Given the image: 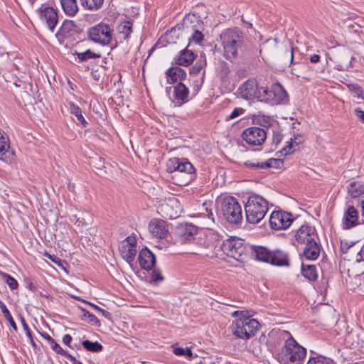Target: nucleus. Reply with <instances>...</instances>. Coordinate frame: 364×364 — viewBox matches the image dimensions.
<instances>
[{"label":"nucleus","instance_id":"4be33fe9","mask_svg":"<svg viewBox=\"0 0 364 364\" xmlns=\"http://www.w3.org/2000/svg\"><path fill=\"white\" fill-rule=\"evenodd\" d=\"M139 262L142 269L151 270L155 265L156 258L154 254L148 248L145 247L139 252Z\"/></svg>","mask_w":364,"mask_h":364},{"label":"nucleus","instance_id":"72a5a7b5","mask_svg":"<svg viewBox=\"0 0 364 364\" xmlns=\"http://www.w3.org/2000/svg\"><path fill=\"white\" fill-rule=\"evenodd\" d=\"M91 217L88 213H82L79 215H74L71 221L78 227L83 228L90 224Z\"/></svg>","mask_w":364,"mask_h":364},{"label":"nucleus","instance_id":"c85d7f7f","mask_svg":"<svg viewBox=\"0 0 364 364\" xmlns=\"http://www.w3.org/2000/svg\"><path fill=\"white\" fill-rule=\"evenodd\" d=\"M195 57L196 55L192 50L184 49L181 51L176 60V63L179 65L188 66L193 63Z\"/></svg>","mask_w":364,"mask_h":364},{"label":"nucleus","instance_id":"5fc2aeb1","mask_svg":"<svg viewBox=\"0 0 364 364\" xmlns=\"http://www.w3.org/2000/svg\"><path fill=\"white\" fill-rule=\"evenodd\" d=\"M242 112L243 109L242 108H235L229 115L228 119H235L237 117L240 116L241 114H242Z\"/></svg>","mask_w":364,"mask_h":364},{"label":"nucleus","instance_id":"0eeeda50","mask_svg":"<svg viewBox=\"0 0 364 364\" xmlns=\"http://www.w3.org/2000/svg\"><path fill=\"white\" fill-rule=\"evenodd\" d=\"M222 210L225 218L230 223L237 224L242 218V207L234 197L223 200Z\"/></svg>","mask_w":364,"mask_h":364},{"label":"nucleus","instance_id":"5701e85b","mask_svg":"<svg viewBox=\"0 0 364 364\" xmlns=\"http://www.w3.org/2000/svg\"><path fill=\"white\" fill-rule=\"evenodd\" d=\"M269 264L278 267H288L289 265V257L286 252L282 250L272 251Z\"/></svg>","mask_w":364,"mask_h":364},{"label":"nucleus","instance_id":"bf43d9fd","mask_svg":"<svg viewBox=\"0 0 364 364\" xmlns=\"http://www.w3.org/2000/svg\"><path fill=\"white\" fill-rule=\"evenodd\" d=\"M310 62L312 63H316L320 60V55L317 54L311 55L309 58Z\"/></svg>","mask_w":364,"mask_h":364},{"label":"nucleus","instance_id":"2f4dec72","mask_svg":"<svg viewBox=\"0 0 364 364\" xmlns=\"http://www.w3.org/2000/svg\"><path fill=\"white\" fill-rule=\"evenodd\" d=\"M301 272L303 276L310 281H315L318 278V274L315 265L302 264Z\"/></svg>","mask_w":364,"mask_h":364},{"label":"nucleus","instance_id":"aec40b11","mask_svg":"<svg viewBox=\"0 0 364 364\" xmlns=\"http://www.w3.org/2000/svg\"><path fill=\"white\" fill-rule=\"evenodd\" d=\"M14 159V153L11 149L9 141L6 134L0 132V160L7 163Z\"/></svg>","mask_w":364,"mask_h":364},{"label":"nucleus","instance_id":"423d86ee","mask_svg":"<svg viewBox=\"0 0 364 364\" xmlns=\"http://www.w3.org/2000/svg\"><path fill=\"white\" fill-rule=\"evenodd\" d=\"M258 100L271 105L284 104L287 100V94L279 84H274L270 88L261 87Z\"/></svg>","mask_w":364,"mask_h":364},{"label":"nucleus","instance_id":"ea45409f","mask_svg":"<svg viewBox=\"0 0 364 364\" xmlns=\"http://www.w3.org/2000/svg\"><path fill=\"white\" fill-rule=\"evenodd\" d=\"M82 346L88 351L91 352H100L102 350V346L97 341L92 342L89 340L84 341L82 342Z\"/></svg>","mask_w":364,"mask_h":364},{"label":"nucleus","instance_id":"ddd939ff","mask_svg":"<svg viewBox=\"0 0 364 364\" xmlns=\"http://www.w3.org/2000/svg\"><path fill=\"white\" fill-rule=\"evenodd\" d=\"M39 16L41 21L51 32H53L58 23V14L55 10L53 7L43 5L39 9Z\"/></svg>","mask_w":364,"mask_h":364},{"label":"nucleus","instance_id":"c03bdc74","mask_svg":"<svg viewBox=\"0 0 364 364\" xmlns=\"http://www.w3.org/2000/svg\"><path fill=\"white\" fill-rule=\"evenodd\" d=\"M348 88L355 97L362 100L364 99V94L361 87L357 84H350L348 85Z\"/></svg>","mask_w":364,"mask_h":364},{"label":"nucleus","instance_id":"3c124183","mask_svg":"<svg viewBox=\"0 0 364 364\" xmlns=\"http://www.w3.org/2000/svg\"><path fill=\"white\" fill-rule=\"evenodd\" d=\"M205 64V60H198L194 66L191 68V73H193L195 75L198 74L200 70L203 69L204 65Z\"/></svg>","mask_w":364,"mask_h":364},{"label":"nucleus","instance_id":"1a4fd4ad","mask_svg":"<svg viewBox=\"0 0 364 364\" xmlns=\"http://www.w3.org/2000/svg\"><path fill=\"white\" fill-rule=\"evenodd\" d=\"M222 250L228 257L239 260L245 253L243 241L237 237H230L223 242Z\"/></svg>","mask_w":364,"mask_h":364},{"label":"nucleus","instance_id":"4d7b16f0","mask_svg":"<svg viewBox=\"0 0 364 364\" xmlns=\"http://www.w3.org/2000/svg\"><path fill=\"white\" fill-rule=\"evenodd\" d=\"M55 352L57 353L58 354L65 356L68 359L70 358V355H71V354L68 353L66 350L63 349L60 346H59Z\"/></svg>","mask_w":364,"mask_h":364},{"label":"nucleus","instance_id":"f704fd0d","mask_svg":"<svg viewBox=\"0 0 364 364\" xmlns=\"http://www.w3.org/2000/svg\"><path fill=\"white\" fill-rule=\"evenodd\" d=\"M81 5L90 11H95L101 8L104 0H80Z\"/></svg>","mask_w":364,"mask_h":364},{"label":"nucleus","instance_id":"6e6d98bb","mask_svg":"<svg viewBox=\"0 0 364 364\" xmlns=\"http://www.w3.org/2000/svg\"><path fill=\"white\" fill-rule=\"evenodd\" d=\"M354 112L357 118L364 123V111L361 110L360 108H356Z\"/></svg>","mask_w":364,"mask_h":364},{"label":"nucleus","instance_id":"39448f33","mask_svg":"<svg viewBox=\"0 0 364 364\" xmlns=\"http://www.w3.org/2000/svg\"><path fill=\"white\" fill-rule=\"evenodd\" d=\"M259 323L250 316H240L234 321L230 326L232 334L242 339H249L259 328Z\"/></svg>","mask_w":364,"mask_h":364},{"label":"nucleus","instance_id":"37998d69","mask_svg":"<svg viewBox=\"0 0 364 364\" xmlns=\"http://www.w3.org/2000/svg\"><path fill=\"white\" fill-rule=\"evenodd\" d=\"M173 348V352L175 355H179V356H186L188 358H192L193 357V353L191 350L188 348H183L181 347H176L174 346H172Z\"/></svg>","mask_w":364,"mask_h":364},{"label":"nucleus","instance_id":"f3484780","mask_svg":"<svg viewBox=\"0 0 364 364\" xmlns=\"http://www.w3.org/2000/svg\"><path fill=\"white\" fill-rule=\"evenodd\" d=\"M316 236L315 229L308 225H303L294 234L295 240L300 244H307L314 240Z\"/></svg>","mask_w":364,"mask_h":364},{"label":"nucleus","instance_id":"58836bf2","mask_svg":"<svg viewBox=\"0 0 364 364\" xmlns=\"http://www.w3.org/2000/svg\"><path fill=\"white\" fill-rule=\"evenodd\" d=\"M0 309L1 310L2 314H4V316L9 322V323H10L11 326L12 327V328L15 331H17V326H16L14 320L13 319V318L11 316V314H10V311L7 309L6 306L1 301H0Z\"/></svg>","mask_w":364,"mask_h":364},{"label":"nucleus","instance_id":"338daca9","mask_svg":"<svg viewBox=\"0 0 364 364\" xmlns=\"http://www.w3.org/2000/svg\"><path fill=\"white\" fill-rule=\"evenodd\" d=\"M50 346H51V348L55 351L56 349H58V348L60 346L55 341V340L53 339L50 343Z\"/></svg>","mask_w":364,"mask_h":364},{"label":"nucleus","instance_id":"e433bc0d","mask_svg":"<svg viewBox=\"0 0 364 364\" xmlns=\"http://www.w3.org/2000/svg\"><path fill=\"white\" fill-rule=\"evenodd\" d=\"M295 48L292 46L291 44L290 49L286 50L282 55V60L284 63L291 65H295L297 63L294 62V53Z\"/></svg>","mask_w":364,"mask_h":364},{"label":"nucleus","instance_id":"bb28decb","mask_svg":"<svg viewBox=\"0 0 364 364\" xmlns=\"http://www.w3.org/2000/svg\"><path fill=\"white\" fill-rule=\"evenodd\" d=\"M358 213L353 206H349L344 214V225L346 228L348 229L355 226L358 224Z\"/></svg>","mask_w":364,"mask_h":364},{"label":"nucleus","instance_id":"0e129e2a","mask_svg":"<svg viewBox=\"0 0 364 364\" xmlns=\"http://www.w3.org/2000/svg\"><path fill=\"white\" fill-rule=\"evenodd\" d=\"M68 360L72 362L73 364H82V362L77 360L74 356H73L72 355H70V358H68Z\"/></svg>","mask_w":364,"mask_h":364},{"label":"nucleus","instance_id":"49530a36","mask_svg":"<svg viewBox=\"0 0 364 364\" xmlns=\"http://www.w3.org/2000/svg\"><path fill=\"white\" fill-rule=\"evenodd\" d=\"M21 324H22V326L23 328V330L25 331L26 332V336H28V338H29V341H30V343L31 344L32 347L36 349L37 346L33 338V336L31 335V332L29 329V327L27 325L25 319L23 317H21Z\"/></svg>","mask_w":364,"mask_h":364},{"label":"nucleus","instance_id":"cd10ccee","mask_svg":"<svg viewBox=\"0 0 364 364\" xmlns=\"http://www.w3.org/2000/svg\"><path fill=\"white\" fill-rule=\"evenodd\" d=\"M167 81L168 83H175L182 80L186 75V72L179 67H173L166 72Z\"/></svg>","mask_w":364,"mask_h":364},{"label":"nucleus","instance_id":"20e7f679","mask_svg":"<svg viewBox=\"0 0 364 364\" xmlns=\"http://www.w3.org/2000/svg\"><path fill=\"white\" fill-rule=\"evenodd\" d=\"M268 211V202L263 197L253 194L248 197L245 204L247 221L252 224L259 223Z\"/></svg>","mask_w":364,"mask_h":364},{"label":"nucleus","instance_id":"09e8293b","mask_svg":"<svg viewBox=\"0 0 364 364\" xmlns=\"http://www.w3.org/2000/svg\"><path fill=\"white\" fill-rule=\"evenodd\" d=\"M151 280L157 283L164 280V277L159 269H154L151 274Z\"/></svg>","mask_w":364,"mask_h":364},{"label":"nucleus","instance_id":"9b49d317","mask_svg":"<svg viewBox=\"0 0 364 364\" xmlns=\"http://www.w3.org/2000/svg\"><path fill=\"white\" fill-rule=\"evenodd\" d=\"M267 134L264 129L252 127L244 130L243 139L252 146L261 145L266 139Z\"/></svg>","mask_w":364,"mask_h":364},{"label":"nucleus","instance_id":"a19ab883","mask_svg":"<svg viewBox=\"0 0 364 364\" xmlns=\"http://www.w3.org/2000/svg\"><path fill=\"white\" fill-rule=\"evenodd\" d=\"M77 58L80 61H86L89 59L99 58H100V54L96 53L90 50V49L85 50L82 53H76Z\"/></svg>","mask_w":364,"mask_h":364},{"label":"nucleus","instance_id":"de8ad7c7","mask_svg":"<svg viewBox=\"0 0 364 364\" xmlns=\"http://www.w3.org/2000/svg\"><path fill=\"white\" fill-rule=\"evenodd\" d=\"M204 209L205 210V213H203V214L206 215L207 217L210 219L213 222L214 221V215L212 212V206L213 204L211 203H204L203 205Z\"/></svg>","mask_w":364,"mask_h":364},{"label":"nucleus","instance_id":"f257e3e1","mask_svg":"<svg viewBox=\"0 0 364 364\" xmlns=\"http://www.w3.org/2000/svg\"><path fill=\"white\" fill-rule=\"evenodd\" d=\"M279 337L285 340V344L277 354V359L280 364H303L306 355V350L300 346L289 332H279Z\"/></svg>","mask_w":364,"mask_h":364},{"label":"nucleus","instance_id":"052dcab7","mask_svg":"<svg viewBox=\"0 0 364 364\" xmlns=\"http://www.w3.org/2000/svg\"><path fill=\"white\" fill-rule=\"evenodd\" d=\"M246 314H245V311H235L232 313V317H237L238 316H240H240H247Z\"/></svg>","mask_w":364,"mask_h":364},{"label":"nucleus","instance_id":"c756f323","mask_svg":"<svg viewBox=\"0 0 364 364\" xmlns=\"http://www.w3.org/2000/svg\"><path fill=\"white\" fill-rule=\"evenodd\" d=\"M64 12L69 16H73L78 11L77 0H60Z\"/></svg>","mask_w":364,"mask_h":364},{"label":"nucleus","instance_id":"2eb2a0df","mask_svg":"<svg viewBox=\"0 0 364 364\" xmlns=\"http://www.w3.org/2000/svg\"><path fill=\"white\" fill-rule=\"evenodd\" d=\"M196 233L197 228L195 225L188 223L181 225L177 228L176 231V241L181 244L189 242L194 240Z\"/></svg>","mask_w":364,"mask_h":364},{"label":"nucleus","instance_id":"6e6552de","mask_svg":"<svg viewBox=\"0 0 364 364\" xmlns=\"http://www.w3.org/2000/svg\"><path fill=\"white\" fill-rule=\"evenodd\" d=\"M89 36L94 42L107 45L112 40V30L108 24L100 23L90 28Z\"/></svg>","mask_w":364,"mask_h":364},{"label":"nucleus","instance_id":"13d9d810","mask_svg":"<svg viewBox=\"0 0 364 364\" xmlns=\"http://www.w3.org/2000/svg\"><path fill=\"white\" fill-rule=\"evenodd\" d=\"M73 338L69 334H65L63 337V342L65 345L68 346V347H70V343L72 341Z\"/></svg>","mask_w":364,"mask_h":364},{"label":"nucleus","instance_id":"603ef678","mask_svg":"<svg viewBox=\"0 0 364 364\" xmlns=\"http://www.w3.org/2000/svg\"><path fill=\"white\" fill-rule=\"evenodd\" d=\"M287 144L284 146L281 150L280 152L282 155L286 156L287 154H290L294 152V150L292 149L293 144L292 141H287Z\"/></svg>","mask_w":364,"mask_h":364},{"label":"nucleus","instance_id":"f8f14e48","mask_svg":"<svg viewBox=\"0 0 364 364\" xmlns=\"http://www.w3.org/2000/svg\"><path fill=\"white\" fill-rule=\"evenodd\" d=\"M159 210L164 218L175 219L180 215L181 208L178 199L171 198L160 205Z\"/></svg>","mask_w":364,"mask_h":364},{"label":"nucleus","instance_id":"412c9836","mask_svg":"<svg viewBox=\"0 0 364 364\" xmlns=\"http://www.w3.org/2000/svg\"><path fill=\"white\" fill-rule=\"evenodd\" d=\"M336 63L335 68L339 71H343L348 69L351 63V57L350 53L346 50H337L331 59Z\"/></svg>","mask_w":364,"mask_h":364},{"label":"nucleus","instance_id":"4c0bfd02","mask_svg":"<svg viewBox=\"0 0 364 364\" xmlns=\"http://www.w3.org/2000/svg\"><path fill=\"white\" fill-rule=\"evenodd\" d=\"M306 364H334V362L328 358L317 355L310 357Z\"/></svg>","mask_w":364,"mask_h":364},{"label":"nucleus","instance_id":"f03ea898","mask_svg":"<svg viewBox=\"0 0 364 364\" xmlns=\"http://www.w3.org/2000/svg\"><path fill=\"white\" fill-rule=\"evenodd\" d=\"M220 41L223 48V55L229 60L237 58L238 50L245 43L243 31L237 27L226 28L220 35Z\"/></svg>","mask_w":364,"mask_h":364},{"label":"nucleus","instance_id":"9d476101","mask_svg":"<svg viewBox=\"0 0 364 364\" xmlns=\"http://www.w3.org/2000/svg\"><path fill=\"white\" fill-rule=\"evenodd\" d=\"M291 214L284 211H274L269 218L270 227L276 230L286 229L292 223Z\"/></svg>","mask_w":364,"mask_h":364},{"label":"nucleus","instance_id":"e2e57ef3","mask_svg":"<svg viewBox=\"0 0 364 364\" xmlns=\"http://www.w3.org/2000/svg\"><path fill=\"white\" fill-rule=\"evenodd\" d=\"M350 247L351 245H348L347 244L341 243V249L343 253H346Z\"/></svg>","mask_w":364,"mask_h":364},{"label":"nucleus","instance_id":"c9c22d12","mask_svg":"<svg viewBox=\"0 0 364 364\" xmlns=\"http://www.w3.org/2000/svg\"><path fill=\"white\" fill-rule=\"evenodd\" d=\"M117 31L119 33L124 35V38H127L132 31V23L130 21L121 22L117 26Z\"/></svg>","mask_w":364,"mask_h":364},{"label":"nucleus","instance_id":"8fccbe9b","mask_svg":"<svg viewBox=\"0 0 364 364\" xmlns=\"http://www.w3.org/2000/svg\"><path fill=\"white\" fill-rule=\"evenodd\" d=\"M283 138L282 134L279 131H274L272 134V144L274 148H277L279 143L282 141Z\"/></svg>","mask_w":364,"mask_h":364},{"label":"nucleus","instance_id":"dca6fc26","mask_svg":"<svg viewBox=\"0 0 364 364\" xmlns=\"http://www.w3.org/2000/svg\"><path fill=\"white\" fill-rule=\"evenodd\" d=\"M240 93L242 98L245 100L257 99L260 95V87H258L257 81L253 79L247 80L239 88Z\"/></svg>","mask_w":364,"mask_h":364},{"label":"nucleus","instance_id":"a878e982","mask_svg":"<svg viewBox=\"0 0 364 364\" xmlns=\"http://www.w3.org/2000/svg\"><path fill=\"white\" fill-rule=\"evenodd\" d=\"M320 254V247L315 240L305 245L304 255L309 260H315Z\"/></svg>","mask_w":364,"mask_h":364},{"label":"nucleus","instance_id":"6ab92c4d","mask_svg":"<svg viewBox=\"0 0 364 364\" xmlns=\"http://www.w3.org/2000/svg\"><path fill=\"white\" fill-rule=\"evenodd\" d=\"M188 88L182 82H178L173 87V96L171 102L174 106L180 107L188 101Z\"/></svg>","mask_w":364,"mask_h":364},{"label":"nucleus","instance_id":"69168bd1","mask_svg":"<svg viewBox=\"0 0 364 364\" xmlns=\"http://www.w3.org/2000/svg\"><path fill=\"white\" fill-rule=\"evenodd\" d=\"M41 336L43 337L49 343L53 340V338L48 333H41Z\"/></svg>","mask_w":364,"mask_h":364},{"label":"nucleus","instance_id":"a211bd4d","mask_svg":"<svg viewBox=\"0 0 364 364\" xmlns=\"http://www.w3.org/2000/svg\"><path fill=\"white\" fill-rule=\"evenodd\" d=\"M149 230L154 237L163 239L168 234V224L162 220H153L149 224Z\"/></svg>","mask_w":364,"mask_h":364},{"label":"nucleus","instance_id":"b1692460","mask_svg":"<svg viewBox=\"0 0 364 364\" xmlns=\"http://www.w3.org/2000/svg\"><path fill=\"white\" fill-rule=\"evenodd\" d=\"M281 164V161L277 159H269L266 161L262 162H252L247 161L245 162V166L250 168H257V169H267L269 168H277Z\"/></svg>","mask_w":364,"mask_h":364},{"label":"nucleus","instance_id":"4468645a","mask_svg":"<svg viewBox=\"0 0 364 364\" xmlns=\"http://www.w3.org/2000/svg\"><path fill=\"white\" fill-rule=\"evenodd\" d=\"M136 240L133 237H127L119 245V250L124 259L131 263L136 254Z\"/></svg>","mask_w":364,"mask_h":364},{"label":"nucleus","instance_id":"774afa93","mask_svg":"<svg viewBox=\"0 0 364 364\" xmlns=\"http://www.w3.org/2000/svg\"><path fill=\"white\" fill-rule=\"evenodd\" d=\"M360 208H361L362 215L364 217V200H361Z\"/></svg>","mask_w":364,"mask_h":364},{"label":"nucleus","instance_id":"79ce46f5","mask_svg":"<svg viewBox=\"0 0 364 364\" xmlns=\"http://www.w3.org/2000/svg\"><path fill=\"white\" fill-rule=\"evenodd\" d=\"M74 23L71 21H65L59 29V34L63 36H66L72 31L74 28Z\"/></svg>","mask_w":364,"mask_h":364},{"label":"nucleus","instance_id":"7c9ffc66","mask_svg":"<svg viewBox=\"0 0 364 364\" xmlns=\"http://www.w3.org/2000/svg\"><path fill=\"white\" fill-rule=\"evenodd\" d=\"M348 193L352 198H358L364 193V183L360 181L351 182L348 187Z\"/></svg>","mask_w":364,"mask_h":364},{"label":"nucleus","instance_id":"680f3d73","mask_svg":"<svg viewBox=\"0 0 364 364\" xmlns=\"http://www.w3.org/2000/svg\"><path fill=\"white\" fill-rule=\"evenodd\" d=\"M91 75L92 77H93V79L96 81H98L100 78V73H98L97 70H95V71H92L91 72Z\"/></svg>","mask_w":364,"mask_h":364},{"label":"nucleus","instance_id":"864d4df0","mask_svg":"<svg viewBox=\"0 0 364 364\" xmlns=\"http://www.w3.org/2000/svg\"><path fill=\"white\" fill-rule=\"evenodd\" d=\"M190 39L196 43H200L203 40V35L200 31H195Z\"/></svg>","mask_w":364,"mask_h":364},{"label":"nucleus","instance_id":"a18cd8bd","mask_svg":"<svg viewBox=\"0 0 364 364\" xmlns=\"http://www.w3.org/2000/svg\"><path fill=\"white\" fill-rule=\"evenodd\" d=\"M0 274L5 279V282L11 289H16L18 287L17 281L11 275L2 272H0Z\"/></svg>","mask_w":364,"mask_h":364},{"label":"nucleus","instance_id":"7ed1b4c3","mask_svg":"<svg viewBox=\"0 0 364 364\" xmlns=\"http://www.w3.org/2000/svg\"><path fill=\"white\" fill-rule=\"evenodd\" d=\"M167 171L173 173L176 184L186 186L195 178L196 169L186 159L172 158L167 162Z\"/></svg>","mask_w":364,"mask_h":364},{"label":"nucleus","instance_id":"473e14b6","mask_svg":"<svg viewBox=\"0 0 364 364\" xmlns=\"http://www.w3.org/2000/svg\"><path fill=\"white\" fill-rule=\"evenodd\" d=\"M69 111L71 114L76 117L79 123H80L84 127H86L87 125V122L82 114L81 109L74 104L73 102L69 103Z\"/></svg>","mask_w":364,"mask_h":364},{"label":"nucleus","instance_id":"393cba45","mask_svg":"<svg viewBox=\"0 0 364 364\" xmlns=\"http://www.w3.org/2000/svg\"><path fill=\"white\" fill-rule=\"evenodd\" d=\"M272 251L264 246H252V254L255 258L260 262L269 263Z\"/></svg>","mask_w":364,"mask_h":364}]
</instances>
